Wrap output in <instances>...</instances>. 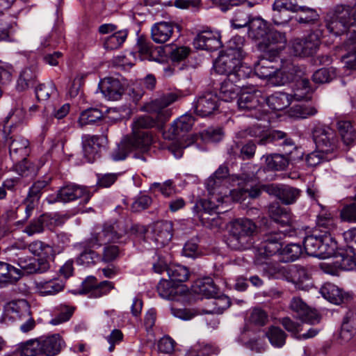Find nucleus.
<instances>
[{
    "label": "nucleus",
    "mask_w": 356,
    "mask_h": 356,
    "mask_svg": "<svg viewBox=\"0 0 356 356\" xmlns=\"http://www.w3.org/2000/svg\"><path fill=\"white\" fill-rule=\"evenodd\" d=\"M293 87V93L289 95L291 100L296 101L309 100L314 90L309 79L296 80Z\"/></svg>",
    "instance_id": "nucleus-33"
},
{
    "label": "nucleus",
    "mask_w": 356,
    "mask_h": 356,
    "mask_svg": "<svg viewBox=\"0 0 356 356\" xmlns=\"http://www.w3.org/2000/svg\"><path fill=\"white\" fill-rule=\"evenodd\" d=\"M346 35V40L343 44V48L347 53L341 56L345 67L350 70H356V42L355 43L348 38L346 33L341 35Z\"/></svg>",
    "instance_id": "nucleus-42"
},
{
    "label": "nucleus",
    "mask_w": 356,
    "mask_h": 356,
    "mask_svg": "<svg viewBox=\"0 0 356 356\" xmlns=\"http://www.w3.org/2000/svg\"><path fill=\"white\" fill-rule=\"evenodd\" d=\"M108 143L106 133L102 135L86 134L82 136V147L84 156L88 162L92 163L99 157L100 149Z\"/></svg>",
    "instance_id": "nucleus-14"
},
{
    "label": "nucleus",
    "mask_w": 356,
    "mask_h": 356,
    "mask_svg": "<svg viewBox=\"0 0 356 356\" xmlns=\"http://www.w3.org/2000/svg\"><path fill=\"white\" fill-rule=\"evenodd\" d=\"M291 102L289 95L282 92H276L266 98V104L274 111H282L288 107Z\"/></svg>",
    "instance_id": "nucleus-41"
},
{
    "label": "nucleus",
    "mask_w": 356,
    "mask_h": 356,
    "mask_svg": "<svg viewBox=\"0 0 356 356\" xmlns=\"http://www.w3.org/2000/svg\"><path fill=\"white\" fill-rule=\"evenodd\" d=\"M257 149L256 144L252 140L245 143L234 141L229 145L227 152L231 159H240L241 160H249L254 157Z\"/></svg>",
    "instance_id": "nucleus-19"
},
{
    "label": "nucleus",
    "mask_w": 356,
    "mask_h": 356,
    "mask_svg": "<svg viewBox=\"0 0 356 356\" xmlns=\"http://www.w3.org/2000/svg\"><path fill=\"white\" fill-rule=\"evenodd\" d=\"M228 183L219 178L210 176L206 182L207 189L209 194L218 196H226L227 193Z\"/></svg>",
    "instance_id": "nucleus-45"
},
{
    "label": "nucleus",
    "mask_w": 356,
    "mask_h": 356,
    "mask_svg": "<svg viewBox=\"0 0 356 356\" xmlns=\"http://www.w3.org/2000/svg\"><path fill=\"white\" fill-rule=\"evenodd\" d=\"M169 278L175 282H186L189 277L188 268L181 265H171L167 269Z\"/></svg>",
    "instance_id": "nucleus-54"
},
{
    "label": "nucleus",
    "mask_w": 356,
    "mask_h": 356,
    "mask_svg": "<svg viewBox=\"0 0 356 356\" xmlns=\"http://www.w3.org/2000/svg\"><path fill=\"white\" fill-rule=\"evenodd\" d=\"M296 13H298L296 21L300 24L314 22L319 17L315 9L306 6L298 5Z\"/></svg>",
    "instance_id": "nucleus-48"
},
{
    "label": "nucleus",
    "mask_w": 356,
    "mask_h": 356,
    "mask_svg": "<svg viewBox=\"0 0 356 356\" xmlns=\"http://www.w3.org/2000/svg\"><path fill=\"white\" fill-rule=\"evenodd\" d=\"M269 27L267 22L261 18L252 19L249 24V35L250 37L259 40L265 38Z\"/></svg>",
    "instance_id": "nucleus-44"
},
{
    "label": "nucleus",
    "mask_w": 356,
    "mask_h": 356,
    "mask_svg": "<svg viewBox=\"0 0 356 356\" xmlns=\"http://www.w3.org/2000/svg\"><path fill=\"white\" fill-rule=\"evenodd\" d=\"M336 263L339 264L341 270H352L356 268V254L341 252L336 254Z\"/></svg>",
    "instance_id": "nucleus-60"
},
{
    "label": "nucleus",
    "mask_w": 356,
    "mask_h": 356,
    "mask_svg": "<svg viewBox=\"0 0 356 356\" xmlns=\"http://www.w3.org/2000/svg\"><path fill=\"white\" fill-rule=\"evenodd\" d=\"M132 150L131 144L129 143V140L127 138H124L113 149L110 156L114 161H123Z\"/></svg>",
    "instance_id": "nucleus-49"
},
{
    "label": "nucleus",
    "mask_w": 356,
    "mask_h": 356,
    "mask_svg": "<svg viewBox=\"0 0 356 356\" xmlns=\"http://www.w3.org/2000/svg\"><path fill=\"white\" fill-rule=\"evenodd\" d=\"M91 193L87 187L76 184L70 183L60 187L56 195H51L47 197L49 203L56 202H69L81 199L86 204L91 198Z\"/></svg>",
    "instance_id": "nucleus-12"
},
{
    "label": "nucleus",
    "mask_w": 356,
    "mask_h": 356,
    "mask_svg": "<svg viewBox=\"0 0 356 356\" xmlns=\"http://www.w3.org/2000/svg\"><path fill=\"white\" fill-rule=\"evenodd\" d=\"M295 232V230L284 229L266 234L264 241L257 250V262L262 264V258H268L277 253L280 254L283 238L286 236H292Z\"/></svg>",
    "instance_id": "nucleus-11"
},
{
    "label": "nucleus",
    "mask_w": 356,
    "mask_h": 356,
    "mask_svg": "<svg viewBox=\"0 0 356 356\" xmlns=\"http://www.w3.org/2000/svg\"><path fill=\"white\" fill-rule=\"evenodd\" d=\"M75 308L67 305H60L55 308L56 314L53 318L50 323L52 325H56L66 321H68L72 316Z\"/></svg>",
    "instance_id": "nucleus-51"
},
{
    "label": "nucleus",
    "mask_w": 356,
    "mask_h": 356,
    "mask_svg": "<svg viewBox=\"0 0 356 356\" xmlns=\"http://www.w3.org/2000/svg\"><path fill=\"white\" fill-rule=\"evenodd\" d=\"M136 49L141 60H156V54L158 52L157 47L147 38L143 36L139 37L136 44Z\"/></svg>",
    "instance_id": "nucleus-31"
},
{
    "label": "nucleus",
    "mask_w": 356,
    "mask_h": 356,
    "mask_svg": "<svg viewBox=\"0 0 356 356\" xmlns=\"http://www.w3.org/2000/svg\"><path fill=\"white\" fill-rule=\"evenodd\" d=\"M157 122L161 123L157 120L156 117V119L147 115L138 117L133 122V132L143 131L142 129L152 128L156 125Z\"/></svg>",
    "instance_id": "nucleus-62"
},
{
    "label": "nucleus",
    "mask_w": 356,
    "mask_h": 356,
    "mask_svg": "<svg viewBox=\"0 0 356 356\" xmlns=\"http://www.w3.org/2000/svg\"><path fill=\"white\" fill-rule=\"evenodd\" d=\"M302 254V248L297 243H291L282 249L280 255L283 262H291L297 259Z\"/></svg>",
    "instance_id": "nucleus-61"
},
{
    "label": "nucleus",
    "mask_w": 356,
    "mask_h": 356,
    "mask_svg": "<svg viewBox=\"0 0 356 356\" xmlns=\"http://www.w3.org/2000/svg\"><path fill=\"white\" fill-rule=\"evenodd\" d=\"M266 335L274 347L281 348L285 344L286 334L278 327H270L266 333Z\"/></svg>",
    "instance_id": "nucleus-56"
},
{
    "label": "nucleus",
    "mask_w": 356,
    "mask_h": 356,
    "mask_svg": "<svg viewBox=\"0 0 356 356\" xmlns=\"http://www.w3.org/2000/svg\"><path fill=\"white\" fill-rule=\"evenodd\" d=\"M320 292L324 298L336 305L341 304L347 298L346 294L341 289L330 282L325 283Z\"/></svg>",
    "instance_id": "nucleus-35"
},
{
    "label": "nucleus",
    "mask_w": 356,
    "mask_h": 356,
    "mask_svg": "<svg viewBox=\"0 0 356 356\" xmlns=\"http://www.w3.org/2000/svg\"><path fill=\"white\" fill-rule=\"evenodd\" d=\"M63 345L64 341L58 334L42 336L24 343L21 356H55L60 352Z\"/></svg>",
    "instance_id": "nucleus-5"
},
{
    "label": "nucleus",
    "mask_w": 356,
    "mask_h": 356,
    "mask_svg": "<svg viewBox=\"0 0 356 356\" xmlns=\"http://www.w3.org/2000/svg\"><path fill=\"white\" fill-rule=\"evenodd\" d=\"M180 95L177 92L164 93L151 102L147 106V109L149 112L156 115L159 122H165L172 114L171 111L167 107L177 101Z\"/></svg>",
    "instance_id": "nucleus-13"
},
{
    "label": "nucleus",
    "mask_w": 356,
    "mask_h": 356,
    "mask_svg": "<svg viewBox=\"0 0 356 356\" xmlns=\"http://www.w3.org/2000/svg\"><path fill=\"white\" fill-rule=\"evenodd\" d=\"M218 288L210 278L204 279L197 284L195 292L202 294L207 298H215L218 294Z\"/></svg>",
    "instance_id": "nucleus-58"
},
{
    "label": "nucleus",
    "mask_w": 356,
    "mask_h": 356,
    "mask_svg": "<svg viewBox=\"0 0 356 356\" xmlns=\"http://www.w3.org/2000/svg\"><path fill=\"white\" fill-rule=\"evenodd\" d=\"M356 334V309L348 310L341 325L340 337L344 341H350Z\"/></svg>",
    "instance_id": "nucleus-30"
},
{
    "label": "nucleus",
    "mask_w": 356,
    "mask_h": 356,
    "mask_svg": "<svg viewBox=\"0 0 356 356\" xmlns=\"http://www.w3.org/2000/svg\"><path fill=\"white\" fill-rule=\"evenodd\" d=\"M337 76L336 69L323 67L316 70L312 75V81L317 84H323L332 81Z\"/></svg>",
    "instance_id": "nucleus-55"
},
{
    "label": "nucleus",
    "mask_w": 356,
    "mask_h": 356,
    "mask_svg": "<svg viewBox=\"0 0 356 356\" xmlns=\"http://www.w3.org/2000/svg\"><path fill=\"white\" fill-rule=\"evenodd\" d=\"M257 232V225L248 218H237L229 223L228 236L226 243L234 250H244L250 248L254 243L253 236Z\"/></svg>",
    "instance_id": "nucleus-3"
},
{
    "label": "nucleus",
    "mask_w": 356,
    "mask_h": 356,
    "mask_svg": "<svg viewBox=\"0 0 356 356\" xmlns=\"http://www.w3.org/2000/svg\"><path fill=\"white\" fill-rule=\"evenodd\" d=\"M280 53V47H270L259 57L254 64V73L261 79H268L275 86L284 85L287 78L282 75L278 57Z\"/></svg>",
    "instance_id": "nucleus-4"
},
{
    "label": "nucleus",
    "mask_w": 356,
    "mask_h": 356,
    "mask_svg": "<svg viewBox=\"0 0 356 356\" xmlns=\"http://www.w3.org/2000/svg\"><path fill=\"white\" fill-rule=\"evenodd\" d=\"M300 190L289 186L280 187L277 198L284 204H291L296 202L300 195Z\"/></svg>",
    "instance_id": "nucleus-46"
},
{
    "label": "nucleus",
    "mask_w": 356,
    "mask_h": 356,
    "mask_svg": "<svg viewBox=\"0 0 356 356\" xmlns=\"http://www.w3.org/2000/svg\"><path fill=\"white\" fill-rule=\"evenodd\" d=\"M219 107V97L213 92L200 95L194 103L195 113L202 118L213 114Z\"/></svg>",
    "instance_id": "nucleus-16"
},
{
    "label": "nucleus",
    "mask_w": 356,
    "mask_h": 356,
    "mask_svg": "<svg viewBox=\"0 0 356 356\" xmlns=\"http://www.w3.org/2000/svg\"><path fill=\"white\" fill-rule=\"evenodd\" d=\"M6 142L9 146L10 156L13 161H18L29 155L30 149L28 140L19 136H12L6 138Z\"/></svg>",
    "instance_id": "nucleus-20"
},
{
    "label": "nucleus",
    "mask_w": 356,
    "mask_h": 356,
    "mask_svg": "<svg viewBox=\"0 0 356 356\" xmlns=\"http://www.w3.org/2000/svg\"><path fill=\"white\" fill-rule=\"evenodd\" d=\"M38 78L36 69L34 67H26L23 69L19 75L16 88L19 91H24L33 87Z\"/></svg>",
    "instance_id": "nucleus-37"
},
{
    "label": "nucleus",
    "mask_w": 356,
    "mask_h": 356,
    "mask_svg": "<svg viewBox=\"0 0 356 356\" xmlns=\"http://www.w3.org/2000/svg\"><path fill=\"white\" fill-rule=\"evenodd\" d=\"M16 264L20 269L8 264L9 275L13 276V284L17 282L24 275L41 274L50 268L48 261L29 256L18 257Z\"/></svg>",
    "instance_id": "nucleus-9"
},
{
    "label": "nucleus",
    "mask_w": 356,
    "mask_h": 356,
    "mask_svg": "<svg viewBox=\"0 0 356 356\" xmlns=\"http://www.w3.org/2000/svg\"><path fill=\"white\" fill-rule=\"evenodd\" d=\"M19 248H27L29 252L34 256L42 257V259H46L50 257H54V251L53 248L49 244L40 241L35 240L27 245H23Z\"/></svg>",
    "instance_id": "nucleus-34"
},
{
    "label": "nucleus",
    "mask_w": 356,
    "mask_h": 356,
    "mask_svg": "<svg viewBox=\"0 0 356 356\" xmlns=\"http://www.w3.org/2000/svg\"><path fill=\"white\" fill-rule=\"evenodd\" d=\"M65 286V280L59 277H54L48 280H41L35 282V287L38 293L43 296H55L63 291Z\"/></svg>",
    "instance_id": "nucleus-24"
},
{
    "label": "nucleus",
    "mask_w": 356,
    "mask_h": 356,
    "mask_svg": "<svg viewBox=\"0 0 356 356\" xmlns=\"http://www.w3.org/2000/svg\"><path fill=\"white\" fill-rule=\"evenodd\" d=\"M303 245L308 255L321 259L333 256L338 248L333 236L317 234L316 231L305 238Z\"/></svg>",
    "instance_id": "nucleus-6"
},
{
    "label": "nucleus",
    "mask_w": 356,
    "mask_h": 356,
    "mask_svg": "<svg viewBox=\"0 0 356 356\" xmlns=\"http://www.w3.org/2000/svg\"><path fill=\"white\" fill-rule=\"evenodd\" d=\"M268 211L271 219L280 224L282 227H289L288 229L295 230L291 213L286 209L276 203L269 207Z\"/></svg>",
    "instance_id": "nucleus-25"
},
{
    "label": "nucleus",
    "mask_w": 356,
    "mask_h": 356,
    "mask_svg": "<svg viewBox=\"0 0 356 356\" xmlns=\"http://www.w3.org/2000/svg\"><path fill=\"white\" fill-rule=\"evenodd\" d=\"M243 87V85H238L233 79L226 78L221 83L219 98L224 102H232L238 97L240 88Z\"/></svg>",
    "instance_id": "nucleus-36"
},
{
    "label": "nucleus",
    "mask_w": 356,
    "mask_h": 356,
    "mask_svg": "<svg viewBox=\"0 0 356 356\" xmlns=\"http://www.w3.org/2000/svg\"><path fill=\"white\" fill-rule=\"evenodd\" d=\"M29 305L26 300L10 302L4 307L2 321L5 323H10L22 321L23 317L29 316Z\"/></svg>",
    "instance_id": "nucleus-15"
},
{
    "label": "nucleus",
    "mask_w": 356,
    "mask_h": 356,
    "mask_svg": "<svg viewBox=\"0 0 356 356\" xmlns=\"http://www.w3.org/2000/svg\"><path fill=\"white\" fill-rule=\"evenodd\" d=\"M127 35L128 31L126 29L114 32L113 34L104 39L103 43L104 48L110 51L120 48L125 42Z\"/></svg>",
    "instance_id": "nucleus-43"
},
{
    "label": "nucleus",
    "mask_w": 356,
    "mask_h": 356,
    "mask_svg": "<svg viewBox=\"0 0 356 356\" xmlns=\"http://www.w3.org/2000/svg\"><path fill=\"white\" fill-rule=\"evenodd\" d=\"M258 92L255 88L252 89V92L243 91L239 96L237 104L238 109L242 111H249L257 108L259 105Z\"/></svg>",
    "instance_id": "nucleus-39"
},
{
    "label": "nucleus",
    "mask_w": 356,
    "mask_h": 356,
    "mask_svg": "<svg viewBox=\"0 0 356 356\" xmlns=\"http://www.w3.org/2000/svg\"><path fill=\"white\" fill-rule=\"evenodd\" d=\"M107 243L103 244L104 248L100 254L99 261L104 263H111L117 260L121 254V250L118 245Z\"/></svg>",
    "instance_id": "nucleus-53"
},
{
    "label": "nucleus",
    "mask_w": 356,
    "mask_h": 356,
    "mask_svg": "<svg viewBox=\"0 0 356 356\" xmlns=\"http://www.w3.org/2000/svg\"><path fill=\"white\" fill-rule=\"evenodd\" d=\"M327 31L334 35L346 33L348 38L356 42V6L337 4L325 16Z\"/></svg>",
    "instance_id": "nucleus-2"
},
{
    "label": "nucleus",
    "mask_w": 356,
    "mask_h": 356,
    "mask_svg": "<svg viewBox=\"0 0 356 356\" xmlns=\"http://www.w3.org/2000/svg\"><path fill=\"white\" fill-rule=\"evenodd\" d=\"M51 220L49 215L42 214L38 218L33 219L24 228V232L29 236L41 234L44 231V228L51 223Z\"/></svg>",
    "instance_id": "nucleus-38"
},
{
    "label": "nucleus",
    "mask_w": 356,
    "mask_h": 356,
    "mask_svg": "<svg viewBox=\"0 0 356 356\" xmlns=\"http://www.w3.org/2000/svg\"><path fill=\"white\" fill-rule=\"evenodd\" d=\"M266 165L271 170H283L289 165L288 159L280 154L268 156L266 159Z\"/></svg>",
    "instance_id": "nucleus-63"
},
{
    "label": "nucleus",
    "mask_w": 356,
    "mask_h": 356,
    "mask_svg": "<svg viewBox=\"0 0 356 356\" xmlns=\"http://www.w3.org/2000/svg\"><path fill=\"white\" fill-rule=\"evenodd\" d=\"M241 60L242 58H238L234 54L222 53L214 63V70L218 74H225L227 78H229V75L234 73Z\"/></svg>",
    "instance_id": "nucleus-23"
},
{
    "label": "nucleus",
    "mask_w": 356,
    "mask_h": 356,
    "mask_svg": "<svg viewBox=\"0 0 356 356\" xmlns=\"http://www.w3.org/2000/svg\"><path fill=\"white\" fill-rule=\"evenodd\" d=\"M152 239L157 248L167 245L172 237V223L170 221H159L152 227Z\"/></svg>",
    "instance_id": "nucleus-21"
},
{
    "label": "nucleus",
    "mask_w": 356,
    "mask_h": 356,
    "mask_svg": "<svg viewBox=\"0 0 356 356\" xmlns=\"http://www.w3.org/2000/svg\"><path fill=\"white\" fill-rule=\"evenodd\" d=\"M264 129L259 125H254L248 129L240 131L237 136L240 138L250 136L252 138H261L259 145H266L269 143H277L282 147L285 154H290L291 150L296 148L293 140L285 133L280 130H273L268 134H264Z\"/></svg>",
    "instance_id": "nucleus-7"
},
{
    "label": "nucleus",
    "mask_w": 356,
    "mask_h": 356,
    "mask_svg": "<svg viewBox=\"0 0 356 356\" xmlns=\"http://www.w3.org/2000/svg\"><path fill=\"white\" fill-rule=\"evenodd\" d=\"M336 128L343 143L349 147L356 140V131L349 120L339 118L336 122Z\"/></svg>",
    "instance_id": "nucleus-26"
},
{
    "label": "nucleus",
    "mask_w": 356,
    "mask_h": 356,
    "mask_svg": "<svg viewBox=\"0 0 356 356\" xmlns=\"http://www.w3.org/2000/svg\"><path fill=\"white\" fill-rule=\"evenodd\" d=\"M193 44L196 49L209 51H216L222 47L220 34L210 30L199 33L194 39Z\"/></svg>",
    "instance_id": "nucleus-18"
},
{
    "label": "nucleus",
    "mask_w": 356,
    "mask_h": 356,
    "mask_svg": "<svg viewBox=\"0 0 356 356\" xmlns=\"http://www.w3.org/2000/svg\"><path fill=\"white\" fill-rule=\"evenodd\" d=\"M102 92L108 99L117 101L121 99L124 89L118 79L107 78L102 84Z\"/></svg>",
    "instance_id": "nucleus-28"
},
{
    "label": "nucleus",
    "mask_w": 356,
    "mask_h": 356,
    "mask_svg": "<svg viewBox=\"0 0 356 356\" xmlns=\"http://www.w3.org/2000/svg\"><path fill=\"white\" fill-rule=\"evenodd\" d=\"M282 75L287 78L286 83L293 81H296V80L302 79H308L307 76L306 67L305 66L291 64L286 67L282 69Z\"/></svg>",
    "instance_id": "nucleus-47"
},
{
    "label": "nucleus",
    "mask_w": 356,
    "mask_h": 356,
    "mask_svg": "<svg viewBox=\"0 0 356 356\" xmlns=\"http://www.w3.org/2000/svg\"><path fill=\"white\" fill-rule=\"evenodd\" d=\"M50 182L51 178L41 179L35 181L29 188L26 197L39 202L43 191L49 185Z\"/></svg>",
    "instance_id": "nucleus-64"
},
{
    "label": "nucleus",
    "mask_w": 356,
    "mask_h": 356,
    "mask_svg": "<svg viewBox=\"0 0 356 356\" xmlns=\"http://www.w3.org/2000/svg\"><path fill=\"white\" fill-rule=\"evenodd\" d=\"M126 229H121L120 224L104 223L101 227H96L89 238L78 243L75 248L80 252L76 261L79 265L90 266L99 261L100 254L93 248H98L107 243H117L126 234Z\"/></svg>",
    "instance_id": "nucleus-1"
},
{
    "label": "nucleus",
    "mask_w": 356,
    "mask_h": 356,
    "mask_svg": "<svg viewBox=\"0 0 356 356\" xmlns=\"http://www.w3.org/2000/svg\"><path fill=\"white\" fill-rule=\"evenodd\" d=\"M312 138L318 149L332 156L339 147V139L330 127L316 124L312 129Z\"/></svg>",
    "instance_id": "nucleus-10"
},
{
    "label": "nucleus",
    "mask_w": 356,
    "mask_h": 356,
    "mask_svg": "<svg viewBox=\"0 0 356 356\" xmlns=\"http://www.w3.org/2000/svg\"><path fill=\"white\" fill-rule=\"evenodd\" d=\"M177 285L170 279L161 280L157 285L159 296L165 299H173L177 294Z\"/></svg>",
    "instance_id": "nucleus-50"
},
{
    "label": "nucleus",
    "mask_w": 356,
    "mask_h": 356,
    "mask_svg": "<svg viewBox=\"0 0 356 356\" xmlns=\"http://www.w3.org/2000/svg\"><path fill=\"white\" fill-rule=\"evenodd\" d=\"M245 38L243 37L235 35L229 40L227 49L225 52L234 54V56L243 59L245 56V51L243 50Z\"/></svg>",
    "instance_id": "nucleus-52"
},
{
    "label": "nucleus",
    "mask_w": 356,
    "mask_h": 356,
    "mask_svg": "<svg viewBox=\"0 0 356 356\" xmlns=\"http://www.w3.org/2000/svg\"><path fill=\"white\" fill-rule=\"evenodd\" d=\"M325 24H320L308 35L302 38H296L291 42V49L293 54L300 57L313 56L318 51L322 38L326 36V32L330 33Z\"/></svg>",
    "instance_id": "nucleus-8"
},
{
    "label": "nucleus",
    "mask_w": 356,
    "mask_h": 356,
    "mask_svg": "<svg viewBox=\"0 0 356 356\" xmlns=\"http://www.w3.org/2000/svg\"><path fill=\"white\" fill-rule=\"evenodd\" d=\"M131 144L133 149L147 152L153 141V137L149 131L133 132L131 137H127Z\"/></svg>",
    "instance_id": "nucleus-32"
},
{
    "label": "nucleus",
    "mask_w": 356,
    "mask_h": 356,
    "mask_svg": "<svg viewBox=\"0 0 356 356\" xmlns=\"http://www.w3.org/2000/svg\"><path fill=\"white\" fill-rule=\"evenodd\" d=\"M321 208L316 218L315 231H319L322 235L332 236L337 230V220L334 215L325 207H321Z\"/></svg>",
    "instance_id": "nucleus-22"
},
{
    "label": "nucleus",
    "mask_w": 356,
    "mask_h": 356,
    "mask_svg": "<svg viewBox=\"0 0 356 356\" xmlns=\"http://www.w3.org/2000/svg\"><path fill=\"white\" fill-rule=\"evenodd\" d=\"M175 27V25L171 22H161L156 23L151 29L152 40L159 44L167 42L172 36Z\"/></svg>",
    "instance_id": "nucleus-27"
},
{
    "label": "nucleus",
    "mask_w": 356,
    "mask_h": 356,
    "mask_svg": "<svg viewBox=\"0 0 356 356\" xmlns=\"http://www.w3.org/2000/svg\"><path fill=\"white\" fill-rule=\"evenodd\" d=\"M195 122V118L191 114H184L177 118L169 128L172 138L184 135L191 130Z\"/></svg>",
    "instance_id": "nucleus-29"
},
{
    "label": "nucleus",
    "mask_w": 356,
    "mask_h": 356,
    "mask_svg": "<svg viewBox=\"0 0 356 356\" xmlns=\"http://www.w3.org/2000/svg\"><path fill=\"white\" fill-rule=\"evenodd\" d=\"M211 197L208 199L200 200L197 207L200 209V213L209 214L212 216L213 213H220L219 204L222 203L224 196H218L209 194Z\"/></svg>",
    "instance_id": "nucleus-40"
},
{
    "label": "nucleus",
    "mask_w": 356,
    "mask_h": 356,
    "mask_svg": "<svg viewBox=\"0 0 356 356\" xmlns=\"http://www.w3.org/2000/svg\"><path fill=\"white\" fill-rule=\"evenodd\" d=\"M102 117L103 113L99 109L90 108L85 110L81 113L79 119V123L81 127L90 124H94L102 120Z\"/></svg>",
    "instance_id": "nucleus-59"
},
{
    "label": "nucleus",
    "mask_w": 356,
    "mask_h": 356,
    "mask_svg": "<svg viewBox=\"0 0 356 356\" xmlns=\"http://www.w3.org/2000/svg\"><path fill=\"white\" fill-rule=\"evenodd\" d=\"M290 308L296 313V317L302 323L314 325L320 322L321 316L316 311L309 307L299 298H293L291 300Z\"/></svg>",
    "instance_id": "nucleus-17"
},
{
    "label": "nucleus",
    "mask_w": 356,
    "mask_h": 356,
    "mask_svg": "<svg viewBox=\"0 0 356 356\" xmlns=\"http://www.w3.org/2000/svg\"><path fill=\"white\" fill-rule=\"evenodd\" d=\"M21 161H19L15 165L16 172L22 177H34L37 175L38 171V167L35 165L29 160L24 159H20Z\"/></svg>",
    "instance_id": "nucleus-57"
}]
</instances>
